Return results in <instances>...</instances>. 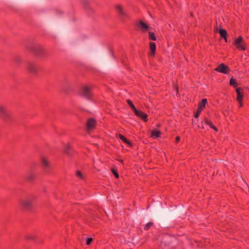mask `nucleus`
I'll return each instance as SVG.
<instances>
[{"instance_id": "1", "label": "nucleus", "mask_w": 249, "mask_h": 249, "mask_svg": "<svg viewBox=\"0 0 249 249\" xmlns=\"http://www.w3.org/2000/svg\"><path fill=\"white\" fill-rule=\"evenodd\" d=\"M0 117L4 122H6L11 118L10 114L7 111L5 107L0 105Z\"/></svg>"}, {"instance_id": "2", "label": "nucleus", "mask_w": 249, "mask_h": 249, "mask_svg": "<svg viewBox=\"0 0 249 249\" xmlns=\"http://www.w3.org/2000/svg\"><path fill=\"white\" fill-rule=\"evenodd\" d=\"M33 199L32 198H27L22 199L20 201L21 206L25 209H29L32 207Z\"/></svg>"}, {"instance_id": "3", "label": "nucleus", "mask_w": 249, "mask_h": 249, "mask_svg": "<svg viewBox=\"0 0 249 249\" xmlns=\"http://www.w3.org/2000/svg\"><path fill=\"white\" fill-rule=\"evenodd\" d=\"M215 71L221 73L227 74L229 71L230 69L227 66L225 65L223 63H221L215 69Z\"/></svg>"}, {"instance_id": "4", "label": "nucleus", "mask_w": 249, "mask_h": 249, "mask_svg": "<svg viewBox=\"0 0 249 249\" xmlns=\"http://www.w3.org/2000/svg\"><path fill=\"white\" fill-rule=\"evenodd\" d=\"M137 26L140 30L143 32L148 31L150 29V26L142 20L138 21Z\"/></svg>"}, {"instance_id": "5", "label": "nucleus", "mask_w": 249, "mask_h": 249, "mask_svg": "<svg viewBox=\"0 0 249 249\" xmlns=\"http://www.w3.org/2000/svg\"><path fill=\"white\" fill-rule=\"evenodd\" d=\"M81 94L85 98L89 99L91 96L90 89L87 86L83 87L81 90Z\"/></svg>"}, {"instance_id": "6", "label": "nucleus", "mask_w": 249, "mask_h": 249, "mask_svg": "<svg viewBox=\"0 0 249 249\" xmlns=\"http://www.w3.org/2000/svg\"><path fill=\"white\" fill-rule=\"evenodd\" d=\"M96 125V122L94 119L90 118L88 120L87 123V129L88 131H90L93 129Z\"/></svg>"}, {"instance_id": "7", "label": "nucleus", "mask_w": 249, "mask_h": 249, "mask_svg": "<svg viewBox=\"0 0 249 249\" xmlns=\"http://www.w3.org/2000/svg\"><path fill=\"white\" fill-rule=\"evenodd\" d=\"M234 44L238 49L242 50H245V47H244L243 38L241 36L238 37L235 40Z\"/></svg>"}, {"instance_id": "8", "label": "nucleus", "mask_w": 249, "mask_h": 249, "mask_svg": "<svg viewBox=\"0 0 249 249\" xmlns=\"http://www.w3.org/2000/svg\"><path fill=\"white\" fill-rule=\"evenodd\" d=\"M214 31L219 33L221 37L224 38L227 41V32L225 30L218 27L217 26L214 27Z\"/></svg>"}, {"instance_id": "9", "label": "nucleus", "mask_w": 249, "mask_h": 249, "mask_svg": "<svg viewBox=\"0 0 249 249\" xmlns=\"http://www.w3.org/2000/svg\"><path fill=\"white\" fill-rule=\"evenodd\" d=\"M136 116L146 122L147 121V115L142 111L136 109L134 112Z\"/></svg>"}, {"instance_id": "10", "label": "nucleus", "mask_w": 249, "mask_h": 249, "mask_svg": "<svg viewBox=\"0 0 249 249\" xmlns=\"http://www.w3.org/2000/svg\"><path fill=\"white\" fill-rule=\"evenodd\" d=\"M27 69L30 72L33 74L36 73L38 70L37 67L36 65L31 63L28 64Z\"/></svg>"}, {"instance_id": "11", "label": "nucleus", "mask_w": 249, "mask_h": 249, "mask_svg": "<svg viewBox=\"0 0 249 249\" xmlns=\"http://www.w3.org/2000/svg\"><path fill=\"white\" fill-rule=\"evenodd\" d=\"M243 89L241 88H237L236 91L237 94L236 100L237 102H242L243 98Z\"/></svg>"}, {"instance_id": "12", "label": "nucleus", "mask_w": 249, "mask_h": 249, "mask_svg": "<svg viewBox=\"0 0 249 249\" xmlns=\"http://www.w3.org/2000/svg\"><path fill=\"white\" fill-rule=\"evenodd\" d=\"M40 162L42 165L45 168H48L50 166V163L47 158L44 156H41L40 158Z\"/></svg>"}, {"instance_id": "13", "label": "nucleus", "mask_w": 249, "mask_h": 249, "mask_svg": "<svg viewBox=\"0 0 249 249\" xmlns=\"http://www.w3.org/2000/svg\"><path fill=\"white\" fill-rule=\"evenodd\" d=\"M116 8L117 12L122 18L127 17L126 13L124 11L122 7L120 5H117L116 6Z\"/></svg>"}, {"instance_id": "14", "label": "nucleus", "mask_w": 249, "mask_h": 249, "mask_svg": "<svg viewBox=\"0 0 249 249\" xmlns=\"http://www.w3.org/2000/svg\"><path fill=\"white\" fill-rule=\"evenodd\" d=\"M32 51L36 55L40 56V53L43 51V49L40 47H36L33 48Z\"/></svg>"}, {"instance_id": "15", "label": "nucleus", "mask_w": 249, "mask_h": 249, "mask_svg": "<svg viewBox=\"0 0 249 249\" xmlns=\"http://www.w3.org/2000/svg\"><path fill=\"white\" fill-rule=\"evenodd\" d=\"M160 132L159 130H157L156 129H153L151 131V134L150 136L153 138H157L160 137Z\"/></svg>"}, {"instance_id": "16", "label": "nucleus", "mask_w": 249, "mask_h": 249, "mask_svg": "<svg viewBox=\"0 0 249 249\" xmlns=\"http://www.w3.org/2000/svg\"><path fill=\"white\" fill-rule=\"evenodd\" d=\"M150 49L151 50V54L154 55L156 51V45L155 43L152 42L150 43Z\"/></svg>"}, {"instance_id": "17", "label": "nucleus", "mask_w": 249, "mask_h": 249, "mask_svg": "<svg viewBox=\"0 0 249 249\" xmlns=\"http://www.w3.org/2000/svg\"><path fill=\"white\" fill-rule=\"evenodd\" d=\"M207 100L206 99H202V101L199 104V108L200 111H201L202 108L205 106L207 103Z\"/></svg>"}, {"instance_id": "18", "label": "nucleus", "mask_w": 249, "mask_h": 249, "mask_svg": "<svg viewBox=\"0 0 249 249\" xmlns=\"http://www.w3.org/2000/svg\"><path fill=\"white\" fill-rule=\"evenodd\" d=\"M119 137L122 141H123L124 142H125L126 143H127V144H128L130 146H132V144L131 143V142L129 141H128L124 136H123L122 135L119 134Z\"/></svg>"}, {"instance_id": "19", "label": "nucleus", "mask_w": 249, "mask_h": 249, "mask_svg": "<svg viewBox=\"0 0 249 249\" xmlns=\"http://www.w3.org/2000/svg\"><path fill=\"white\" fill-rule=\"evenodd\" d=\"M148 35H149V38L150 39L153 40V41L156 40L157 38L155 36L154 33L151 32H149Z\"/></svg>"}, {"instance_id": "20", "label": "nucleus", "mask_w": 249, "mask_h": 249, "mask_svg": "<svg viewBox=\"0 0 249 249\" xmlns=\"http://www.w3.org/2000/svg\"><path fill=\"white\" fill-rule=\"evenodd\" d=\"M230 84L231 86H233L234 87H236L237 86V84L235 79L232 77H231L230 80Z\"/></svg>"}, {"instance_id": "21", "label": "nucleus", "mask_w": 249, "mask_h": 249, "mask_svg": "<svg viewBox=\"0 0 249 249\" xmlns=\"http://www.w3.org/2000/svg\"><path fill=\"white\" fill-rule=\"evenodd\" d=\"M127 103L131 107L134 112L137 109V108L135 107L132 102L130 100H127Z\"/></svg>"}, {"instance_id": "22", "label": "nucleus", "mask_w": 249, "mask_h": 249, "mask_svg": "<svg viewBox=\"0 0 249 249\" xmlns=\"http://www.w3.org/2000/svg\"><path fill=\"white\" fill-rule=\"evenodd\" d=\"M76 175L80 179H83L84 178V176L83 174L80 171H77L76 172Z\"/></svg>"}, {"instance_id": "23", "label": "nucleus", "mask_w": 249, "mask_h": 249, "mask_svg": "<svg viewBox=\"0 0 249 249\" xmlns=\"http://www.w3.org/2000/svg\"><path fill=\"white\" fill-rule=\"evenodd\" d=\"M26 239H27V240H34L35 239V237L33 235L29 234L26 236Z\"/></svg>"}, {"instance_id": "24", "label": "nucleus", "mask_w": 249, "mask_h": 249, "mask_svg": "<svg viewBox=\"0 0 249 249\" xmlns=\"http://www.w3.org/2000/svg\"><path fill=\"white\" fill-rule=\"evenodd\" d=\"M153 225V223L152 222H149L147 224H146V225H145V227H144V229L145 230H147L149 229V228L151 227Z\"/></svg>"}, {"instance_id": "25", "label": "nucleus", "mask_w": 249, "mask_h": 249, "mask_svg": "<svg viewBox=\"0 0 249 249\" xmlns=\"http://www.w3.org/2000/svg\"><path fill=\"white\" fill-rule=\"evenodd\" d=\"M111 171L116 178H119V174L117 173V172H116V170H115L113 169H112Z\"/></svg>"}, {"instance_id": "26", "label": "nucleus", "mask_w": 249, "mask_h": 249, "mask_svg": "<svg viewBox=\"0 0 249 249\" xmlns=\"http://www.w3.org/2000/svg\"><path fill=\"white\" fill-rule=\"evenodd\" d=\"M93 241V239L92 238H89L87 239L86 241V243L87 245H89L92 241Z\"/></svg>"}, {"instance_id": "27", "label": "nucleus", "mask_w": 249, "mask_h": 249, "mask_svg": "<svg viewBox=\"0 0 249 249\" xmlns=\"http://www.w3.org/2000/svg\"><path fill=\"white\" fill-rule=\"evenodd\" d=\"M20 60H21V59L19 57H15V62L16 64H18L19 62H20Z\"/></svg>"}, {"instance_id": "28", "label": "nucleus", "mask_w": 249, "mask_h": 249, "mask_svg": "<svg viewBox=\"0 0 249 249\" xmlns=\"http://www.w3.org/2000/svg\"><path fill=\"white\" fill-rule=\"evenodd\" d=\"M70 148V146H69V145H66L65 152L66 153L68 154V150H69Z\"/></svg>"}, {"instance_id": "29", "label": "nucleus", "mask_w": 249, "mask_h": 249, "mask_svg": "<svg viewBox=\"0 0 249 249\" xmlns=\"http://www.w3.org/2000/svg\"><path fill=\"white\" fill-rule=\"evenodd\" d=\"M200 112H201V111H200V109H199V108H198V110L197 112L196 113V114H195V117L196 118H198V116H199V113H200Z\"/></svg>"}, {"instance_id": "30", "label": "nucleus", "mask_w": 249, "mask_h": 249, "mask_svg": "<svg viewBox=\"0 0 249 249\" xmlns=\"http://www.w3.org/2000/svg\"><path fill=\"white\" fill-rule=\"evenodd\" d=\"M210 126L214 130H215V131H217V128H216V127H215V126H214L213 124H210Z\"/></svg>"}, {"instance_id": "31", "label": "nucleus", "mask_w": 249, "mask_h": 249, "mask_svg": "<svg viewBox=\"0 0 249 249\" xmlns=\"http://www.w3.org/2000/svg\"><path fill=\"white\" fill-rule=\"evenodd\" d=\"M205 123L209 125H210V124H212L211 122L208 120H205Z\"/></svg>"}, {"instance_id": "32", "label": "nucleus", "mask_w": 249, "mask_h": 249, "mask_svg": "<svg viewBox=\"0 0 249 249\" xmlns=\"http://www.w3.org/2000/svg\"><path fill=\"white\" fill-rule=\"evenodd\" d=\"M179 140H180V138L179 137H177L176 138V142H178Z\"/></svg>"}, {"instance_id": "33", "label": "nucleus", "mask_w": 249, "mask_h": 249, "mask_svg": "<svg viewBox=\"0 0 249 249\" xmlns=\"http://www.w3.org/2000/svg\"><path fill=\"white\" fill-rule=\"evenodd\" d=\"M238 102V103H239V107H242L243 105H242V102Z\"/></svg>"}, {"instance_id": "34", "label": "nucleus", "mask_w": 249, "mask_h": 249, "mask_svg": "<svg viewBox=\"0 0 249 249\" xmlns=\"http://www.w3.org/2000/svg\"><path fill=\"white\" fill-rule=\"evenodd\" d=\"M120 161H121V162H123V160H120Z\"/></svg>"}]
</instances>
